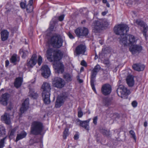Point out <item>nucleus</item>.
<instances>
[{
  "label": "nucleus",
  "mask_w": 148,
  "mask_h": 148,
  "mask_svg": "<svg viewBox=\"0 0 148 148\" xmlns=\"http://www.w3.org/2000/svg\"><path fill=\"white\" fill-rule=\"evenodd\" d=\"M136 23L137 25L143 27V34L144 36H145L148 29V27L147 24L140 19L136 20Z\"/></svg>",
  "instance_id": "obj_15"
},
{
  "label": "nucleus",
  "mask_w": 148,
  "mask_h": 148,
  "mask_svg": "<svg viewBox=\"0 0 148 148\" xmlns=\"http://www.w3.org/2000/svg\"><path fill=\"white\" fill-rule=\"evenodd\" d=\"M107 49V48L104 49H103L101 53H99V57L100 58H103L104 56L105 53H106L105 50Z\"/></svg>",
  "instance_id": "obj_35"
},
{
  "label": "nucleus",
  "mask_w": 148,
  "mask_h": 148,
  "mask_svg": "<svg viewBox=\"0 0 148 148\" xmlns=\"http://www.w3.org/2000/svg\"><path fill=\"white\" fill-rule=\"evenodd\" d=\"M6 138V137L1 139L0 141V148H2L4 146V141Z\"/></svg>",
  "instance_id": "obj_38"
},
{
  "label": "nucleus",
  "mask_w": 148,
  "mask_h": 148,
  "mask_svg": "<svg viewBox=\"0 0 148 148\" xmlns=\"http://www.w3.org/2000/svg\"><path fill=\"white\" fill-rule=\"evenodd\" d=\"M65 83L64 81L59 77H55L53 81V86L58 88H62L63 87Z\"/></svg>",
  "instance_id": "obj_9"
},
{
  "label": "nucleus",
  "mask_w": 148,
  "mask_h": 148,
  "mask_svg": "<svg viewBox=\"0 0 148 148\" xmlns=\"http://www.w3.org/2000/svg\"><path fill=\"white\" fill-rule=\"evenodd\" d=\"M90 119L86 121H81L79 119L77 120V122L79 123L80 127H83L87 131L89 130V122Z\"/></svg>",
  "instance_id": "obj_13"
},
{
  "label": "nucleus",
  "mask_w": 148,
  "mask_h": 148,
  "mask_svg": "<svg viewBox=\"0 0 148 148\" xmlns=\"http://www.w3.org/2000/svg\"><path fill=\"white\" fill-rule=\"evenodd\" d=\"M116 92L118 96L121 98H123L125 95H129L130 93V91L122 85L119 86Z\"/></svg>",
  "instance_id": "obj_6"
},
{
  "label": "nucleus",
  "mask_w": 148,
  "mask_h": 148,
  "mask_svg": "<svg viewBox=\"0 0 148 148\" xmlns=\"http://www.w3.org/2000/svg\"><path fill=\"white\" fill-rule=\"evenodd\" d=\"M68 36L71 39L73 38L74 37L70 33H69L68 34Z\"/></svg>",
  "instance_id": "obj_55"
},
{
  "label": "nucleus",
  "mask_w": 148,
  "mask_h": 148,
  "mask_svg": "<svg viewBox=\"0 0 148 148\" xmlns=\"http://www.w3.org/2000/svg\"><path fill=\"white\" fill-rule=\"evenodd\" d=\"M5 66L7 67L9 64V62L8 60H6L5 61Z\"/></svg>",
  "instance_id": "obj_54"
},
{
  "label": "nucleus",
  "mask_w": 148,
  "mask_h": 148,
  "mask_svg": "<svg viewBox=\"0 0 148 148\" xmlns=\"http://www.w3.org/2000/svg\"><path fill=\"white\" fill-rule=\"evenodd\" d=\"M101 68V67L99 65H97L94 67L93 69H92V71L94 72H95L97 73L99 71Z\"/></svg>",
  "instance_id": "obj_36"
},
{
  "label": "nucleus",
  "mask_w": 148,
  "mask_h": 148,
  "mask_svg": "<svg viewBox=\"0 0 148 148\" xmlns=\"http://www.w3.org/2000/svg\"><path fill=\"white\" fill-rule=\"evenodd\" d=\"M42 62V58L41 56H39L38 60V64L40 66Z\"/></svg>",
  "instance_id": "obj_45"
},
{
  "label": "nucleus",
  "mask_w": 148,
  "mask_h": 148,
  "mask_svg": "<svg viewBox=\"0 0 148 148\" xmlns=\"http://www.w3.org/2000/svg\"><path fill=\"white\" fill-rule=\"evenodd\" d=\"M47 57L51 62L58 61L53 64V67L56 73H62L64 71V66L59 61L62 58L63 54L60 51L54 50L53 49L49 48L47 51Z\"/></svg>",
  "instance_id": "obj_2"
},
{
  "label": "nucleus",
  "mask_w": 148,
  "mask_h": 148,
  "mask_svg": "<svg viewBox=\"0 0 148 148\" xmlns=\"http://www.w3.org/2000/svg\"><path fill=\"white\" fill-rule=\"evenodd\" d=\"M1 119L6 124H9L10 123V119L9 115L7 113H5L4 115L1 116Z\"/></svg>",
  "instance_id": "obj_23"
},
{
  "label": "nucleus",
  "mask_w": 148,
  "mask_h": 148,
  "mask_svg": "<svg viewBox=\"0 0 148 148\" xmlns=\"http://www.w3.org/2000/svg\"><path fill=\"white\" fill-rule=\"evenodd\" d=\"M103 63L106 65L107 67H108L110 66V62L108 59H105L103 61Z\"/></svg>",
  "instance_id": "obj_44"
},
{
  "label": "nucleus",
  "mask_w": 148,
  "mask_h": 148,
  "mask_svg": "<svg viewBox=\"0 0 148 148\" xmlns=\"http://www.w3.org/2000/svg\"><path fill=\"white\" fill-rule=\"evenodd\" d=\"M1 38L2 41L7 40L9 36V32L6 30L2 31L1 32Z\"/></svg>",
  "instance_id": "obj_24"
},
{
  "label": "nucleus",
  "mask_w": 148,
  "mask_h": 148,
  "mask_svg": "<svg viewBox=\"0 0 148 148\" xmlns=\"http://www.w3.org/2000/svg\"><path fill=\"white\" fill-rule=\"evenodd\" d=\"M64 17V15H62L58 17V19L60 21H62L63 20Z\"/></svg>",
  "instance_id": "obj_51"
},
{
  "label": "nucleus",
  "mask_w": 148,
  "mask_h": 148,
  "mask_svg": "<svg viewBox=\"0 0 148 148\" xmlns=\"http://www.w3.org/2000/svg\"><path fill=\"white\" fill-rule=\"evenodd\" d=\"M78 110V116L79 118L81 117L83 115V113L81 110V108H79Z\"/></svg>",
  "instance_id": "obj_42"
},
{
  "label": "nucleus",
  "mask_w": 148,
  "mask_h": 148,
  "mask_svg": "<svg viewBox=\"0 0 148 148\" xmlns=\"http://www.w3.org/2000/svg\"><path fill=\"white\" fill-rule=\"evenodd\" d=\"M42 88L43 90L42 95L44 102L46 104H49L51 101L50 99V85L49 83L45 82L43 84Z\"/></svg>",
  "instance_id": "obj_3"
},
{
  "label": "nucleus",
  "mask_w": 148,
  "mask_h": 148,
  "mask_svg": "<svg viewBox=\"0 0 148 148\" xmlns=\"http://www.w3.org/2000/svg\"><path fill=\"white\" fill-rule=\"evenodd\" d=\"M64 77L66 81L69 82L72 80L73 76L71 74L67 73L64 75Z\"/></svg>",
  "instance_id": "obj_28"
},
{
  "label": "nucleus",
  "mask_w": 148,
  "mask_h": 148,
  "mask_svg": "<svg viewBox=\"0 0 148 148\" xmlns=\"http://www.w3.org/2000/svg\"><path fill=\"white\" fill-rule=\"evenodd\" d=\"M115 33L118 35H120V43L124 45L129 44H133L136 41L134 36L131 35L126 36V33L129 30L128 26L124 24H121L116 26L114 28Z\"/></svg>",
  "instance_id": "obj_1"
},
{
  "label": "nucleus",
  "mask_w": 148,
  "mask_h": 148,
  "mask_svg": "<svg viewBox=\"0 0 148 148\" xmlns=\"http://www.w3.org/2000/svg\"><path fill=\"white\" fill-rule=\"evenodd\" d=\"M142 49V47L140 45H134L130 48V51L132 54H134L139 53L141 51Z\"/></svg>",
  "instance_id": "obj_16"
},
{
  "label": "nucleus",
  "mask_w": 148,
  "mask_h": 148,
  "mask_svg": "<svg viewBox=\"0 0 148 148\" xmlns=\"http://www.w3.org/2000/svg\"><path fill=\"white\" fill-rule=\"evenodd\" d=\"M43 129L42 123L39 122L34 121L31 126V132L34 135H37L41 133Z\"/></svg>",
  "instance_id": "obj_4"
},
{
  "label": "nucleus",
  "mask_w": 148,
  "mask_h": 148,
  "mask_svg": "<svg viewBox=\"0 0 148 148\" xmlns=\"http://www.w3.org/2000/svg\"><path fill=\"white\" fill-rule=\"evenodd\" d=\"M97 119L98 118L97 116H95L93 119V122L94 123V124L95 125H96L97 124Z\"/></svg>",
  "instance_id": "obj_49"
},
{
  "label": "nucleus",
  "mask_w": 148,
  "mask_h": 148,
  "mask_svg": "<svg viewBox=\"0 0 148 148\" xmlns=\"http://www.w3.org/2000/svg\"><path fill=\"white\" fill-rule=\"evenodd\" d=\"M16 130L17 128L16 127L13 128L11 129L10 130L8 134L10 137L14 135L15 132L16 131Z\"/></svg>",
  "instance_id": "obj_33"
},
{
  "label": "nucleus",
  "mask_w": 148,
  "mask_h": 148,
  "mask_svg": "<svg viewBox=\"0 0 148 148\" xmlns=\"http://www.w3.org/2000/svg\"><path fill=\"white\" fill-rule=\"evenodd\" d=\"M97 73L92 70L91 71L90 79V84L93 90L96 91V89L94 86V83L95 81V78Z\"/></svg>",
  "instance_id": "obj_17"
},
{
  "label": "nucleus",
  "mask_w": 148,
  "mask_h": 148,
  "mask_svg": "<svg viewBox=\"0 0 148 148\" xmlns=\"http://www.w3.org/2000/svg\"><path fill=\"white\" fill-rule=\"evenodd\" d=\"M81 30L82 27H79L75 30V32L77 36H82V31Z\"/></svg>",
  "instance_id": "obj_29"
},
{
  "label": "nucleus",
  "mask_w": 148,
  "mask_h": 148,
  "mask_svg": "<svg viewBox=\"0 0 148 148\" xmlns=\"http://www.w3.org/2000/svg\"><path fill=\"white\" fill-rule=\"evenodd\" d=\"M6 131L5 127L2 125H0V137L5 134Z\"/></svg>",
  "instance_id": "obj_31"
},
{
  "label": "nucleus",
  "mask_w": 148,
  "mask_h": 148,
  "mask_svg": "<svg viewBox=\"0 0 148 148\" xmlns=\"http://www.w3.org/2000/svg\"><path fill=\"white\" fill-rule=\"evenodd\" d=\"M33 0H30L29 3L26 6L27 11L28 13H30L32 11L33 7L32 5Z\"/></svg>",
  "instance_id": "obj_26"
},
{
  "label": "nucleus",
  "mask_w": 148,
  "mask_h": 148,
  "mask_svg": "<svg viewBox=\"0 0 148 148\" xmlns=\"http://www.w3.org/2000/svg\"><path fill=\"white\" fill-rule=\"evenodd\" d=\"M82 31V36H86L88 35L89 33V31L88 29L85 27H82V30H81Z\"/></svg>",
  "instance_id": "obj_30"
},
{
  "label": "nucleus",
  "mask_w": 148,
  "mask_h": 148,
  "mask_svg": "<svg viewBox=\"0 0 148 148\" xmlns=\"http://www.w3.org/2000/svg\"><path fill=\"white\" fill-rule=\"evenodd\" d=\"M7 110H11L13 108V105L12 103H10L9 105L7 107Z\"/></svg>",
  "instance_id": "obj_46"
},
{
  "label": "nucleus",
  "mask_w": 148,
  "mask_h": 148,
  "mask_svg": "<svg viewBox=\"0 0 148 148\" xmlns=\"http://www.w3.org/2000/svg\"><path fill=\"white\" fill-rule=\"evenodd\" d=\"M77 80L80 83H82L83 82V80L82 79H80L79 78V76H77Z\"/></svg>",
  "instance_id": "obj_56"
},
{
  "label": "nucleus",
  "mask_w": 148,
  "mask_h": 148,
  "mask_svg": "<svg viewBox=\"0 0 148 148\" xmlns=\"http://www.w3.org/2000/svg\"><path fill=\"white\" fill-rule=\"evenodd\" d=\"M37 56L36 54H33L29 60L27 61V65L28 67H33L36 63L37 62Z\"/></svg>",
  "instance_id": "obj_14"
},
{
  "label": "nucleus",
  "mask_w": 148,
  "mask_h": 148,
  "mask_svg": "<svg viewBox=\"0 0 148 148\" xmlns=\"http://www.w3.org/2000/svg\"><path fill=\"white\" fill-rule=\"evenodd\" d=\"M27 133L24 132H22L20 134H18L15 140L16 142H17L19 140L25 138L27 135Z\"/></svg>",
  "instance_id": "obj_25"
},
{
  "label": "nucleus",
  "mask_w": 148,
  "mask_h": 148,
  "mask_svg": "<svg viewBox=\"0 0 148 148\" xmlns=\"http://www.w3.org/2000/svg\"><path fill=\"white\" fill-rule=\"evenodd\" d=\"M132 67L134 70L139 71L143 70L145 66L140 64H135L133 65Z\"/></svg>",
  "instance_id": "obj_20"
},
{
  "label": "nucleus",
  "mask_w": 148,
  "mask_h": 148,
  "mask_svg": "<svg viewBox=\"0 0 148 148\" xmlns=\"http://www.w3.org/2000/svg\"><path fill=\"white\" fill-rule=\"evenodd\" d=\"M26 1H25L23 2H21L20 3L21 7L23 9H25L26 7Z\"/></svg>",
  "instance_id": "obj_41"
},
{
  "label": "nucleus",
  "mask_w": 148,
  "mask_h": 148,
  "mask_svg": "<svg viewBox=\"0 0 148 148\" xmlns=\"http://www.w3.org/2000/svg\"><path fill=\"white\" fill-rule=\"evenodd\" d=\"M79 138V136L78 134H76L74 136V139L75 140H77Z\"/></svg>",
  "instance_id": "obj_53"
},
{
  "label": "nucleus",
  "mask_w": 148,
  "mask_h": 148,
  "mask_svg": "<svg viewBox=\"0 0 148 148\" xmlns=\"http://www.w3.org/2000/svg\"><path fill=\"white\" fill-rule=\"evenodd\" d=\"M127 83L130 87H132L134 84V80L133 77L132 75L128 76L126 78Z\"/></svg>",
  "instance_id": "obj_21"
},
{
  "label": "nucleus",
  "mask_w": 148,
  "mask_h": 148,
  "mask_svg": "<svg viewBox=\"0 0 148 148\" xmlns=\"http://www.w3.org/2000/svg\"><path fill=\"white\" fill-rule=\"evenodd\" d=\"M147 122L146 121H145L144 123V125L145 127H146L147 126Z\"/></svg>",
  "instance_id": "obj_57"
},
{
  "label": "nucleus",
  "mask_w": 148,
  "mask_h": 148,
  "mask_svg": "<svg viewBox=\"0 0 148 148\" xmlns=\"http://www.w3.org/2000/svg\"><path fill=\"white\" fill-rule=\"evenodd\" d=\"M98 58V56H97V54L96 53H95V60H96V59H97Z\"/></svg>",
  "instance_id": "obj_59"
},
{
  "label": "nucleus",
  "mask_w": 148,
  "mask_h": 148,
  "mask_svg": "<svg viewBox=\"0 0 148 148\" xmlns=\"http://www.w3.org/2000/svg\"><path fill=\"white\" fill-rule=\"evenodd\" d=\"M66 97L67 96L64 94L58 95L55 103V107L56 108L60 107L63 104Z\"/></svg>",
  "instance_id": "obj_8"
},
{
  "label": "nucleus",
  "mask_w": 148,
  "mask_h": 148,
  "mask_svg": "<svg viewBox=\"0 0 148 148\" xmlns=\"http://www.w3.org/2000/svg\"><path fill=\"white\" fill-rule=\"evenodd\" d=\"M103 3H106L107 2V0H103Z\"/></svg>",
  "instance_id": "obj_58"
},
{
  "label": "nucleus",
  "mask_w": 148,
  "mask_h": 148,
  "mask_svg": "<svg viewBox=\"0 0 148 148\" xmlns=\"http://www.w3.org/2000/svg\"><path fill=\"white\" fill-rule=\"evenodd\" d=\"M68 129H65L63 132V138L65 139L66 138V137L69 135Z\"/></svg>",
  "instance_id": "obj_37"
},
{
  "label": "nucleus",
  "mask_w": 148,
  "mask_h": 148,
  "mask_svg": "<svg viewBox=\"0 0 148 148\" xmlns=\"http://www.w3.org/2000/svg\"><path fill=\"white\" fill-rule=\"evenodd\" d=\"M106 14V12H102V14L103 16L105 15Z\"/></svg>",
  "instance_id": "obj_60"
},
{
  "label": "nucleus",
  "mask_w": 148,
  "mask_h": 148,
  "mask_svg": "<svg viewBox=\"0 0 148 148\" xmlns=\"http://www.w3.org/2000/svg\"><path fill=\"white\" fill-rule=\"evenodd\" d=\"M23 54L22 55V57H25L26 56V55L28 54V52L27 51L23 50Z\"/></svg>",
  "instance_id": "obj_48"
},
{
  "label": "nucleus",
  "mask_w": 148,
  "mask_h": 148,
  "mask_svg": "<svg viewBox=\"0 0 148 148\" xmlns=\"http://www.w3.org/2000/svg\"><path fill=\"white\" fill-rule=\"evenodd\" d=\"M17 61V55L16 54H14L10 59V61L11 63H14Z\"/></svg>",
  "instance_id": "obj_32"
},
{
  "label": "nucleus",
  "mask_w": 148,
  "mask_h": 148,
  "mask_svg": "<svg viewBox=\"0 0 148 148\" xmlns=\"http://www.w3.org/2000/svg\"><path fill=\"white\" fill-rule=\"evenodd\" d=\"M84 70V68L83 67H81V69H80V71H83Z\"/></svg>",
  "instance_id": "obj_62"
},
{
  "label": "nucleus",
  "mask_w": 148,
  "mask_h": 148,
  "mask_svg": "<svg viewBox=\"0 0 148 148\" xmlns=\"http://www.w3.org/2000/svg\"><path fill=\"white\" fill-rule=\"evenodd\" d=\"M23 82V79L21 77H18L15 79L14 83V86L16 88L20 87Z\"/></svg>",
  "instance_id": "obj_22"
},
{
  "label": "nucleus",
  "mask_w": 148,
  "mask_h": 148,
  "mask_svg": "<svg viewBox=\"0 0 148 148\" xmlns=\"http://www.w3.org/2000/svg\"><path fill=\"white\" fill-rule=\"evenodd\" d=\"M100 132L103 135H106L107 136H108L109 135L110 132L109 131H107L105 129H103V128L100 129Z\"/></svg>",
  "instance_id": "obj_34"
},
{
  "label": "nucleus",
  "mask_w": 148,
  "mask_h": 148,
  "mask_svg": "<svg viewBox=\"0 0 148 148\" xmlns=\"http://www.w3.org/2000/svg\"><path fill=\"white\" fill-rule=\"evenodd\" d=\"M130 133L132 136V137L136 141V138L134 132L132 130H131L130 132Z\"/></svg>",
  "instance_id": "obj_43"
},
{
  "label": "nucleus",
  "mask_w": 148,
  "mask_h": 148,
  "mask_svg": "<svg viewBox=\"0 0 148 148\" xmlns=\"http://www.w3.org/2000/svg\"><path fill=\"white\" fill-rule=\"evenodd\" d=\"M102 20L95 21L93 23V31L95 33L99 32L103 27Z\"/></svg>",
  "instance_id": "obj_7"
},
{
  "label": "nucleus",
  "mask_w": 148,
  "mask_h": 148,
  "mask_svg": "<svg viewBox=\"0 0 148 148\" xmlns=\"http://www.w3.org/2000/svg\"><path fill=\"white\" fill-rule=\"evenodd\" d=\"M9 97V95L7 93L3 95L0 99L1 103L5 106L7 105Z\"/></svg>",
  "instance_id": "obj_18"
},
{
  "label": "nucleus",
  "mask_w": 148,
  "mask_h": 148,
  "mask_svg": "<svg viewBox=\"0 0 148 148\" xmlns=\"http://www.w3.org/2000/svg\"><path fill=\"white\" fill-rule=\"evenodd\" d=\"M81 65L84 66H87V63L84 60H83L81 62Z\"/></svg>",
  "instance_id": "obj_50"
},
{
  "label": "nucleus",
  "mask_w": 148,
  "mask_h": 148,
  "mask_svg": "<svg viewBox=\"0 0 148 148\" xmlns=\"http://www.w3.org/2000/svg\"><path fill=\"white\" fill-rule=\"evenodd\" d=\"M85 20H84V21H83L82 22V23H83V22L85 23Z\"/></svg>",
  "instance_id": "obj_64"
},
{
  "label": "nucleus",
  "mask_w": 148,
  "mask_h": 148,
  "mask_svg": "<svg viewBox=\"0 0 148 148\" xmlns=\"http://www.w3.org/2000/svg\"><path fill=\"white\" fill-rule=\"evenodd\" d=\"M29 95V97L34 99H36L38 96L37 93L35 92L33 89H30Z\"/></svg>",
  "instance_id": "obj_27"
},
{
  "label": "nucleus",
  "mask_w": 148,
  "mask_h": 148,
  "mask_svg": "<svg viewBox=\"0 0 148 148\" xmlns=\"http://www.w3.org/2000/svg\"><path fill=\"white\" fill-rule=\"evenodd\" d=\"M57 18L56 17L53 18L52 21V22H53V24H55V23L57 22Z\"/></svg>",
  "instance_id": "obj_52"
},
{
  "label": "nucleus",
  "mask_w": 148,
  "mask_h": 148,
  "mask_svg": "<svg viewBox=\"0 0 148 148\" xmlns=\"http://www.w3.org/2000/svg\"><path fill=\"white\" fill-rule=\"evenodd\" d=\"M111 86L108 84L103 85L101 88V92L103 94L107 95L109 94L111 92Z\"/></svg>",
  "instance_id": "obj_11"
},
{
  "label": "nucleus",
  "mask_w": 148,
  "mask_h": 148,
  "mask_svg": "<svg viewBox=\"0 0 148 148\" xmlns=\"http://www.w3.org/2000/svg\"><path fill=\"white\" fill-rule=\"evenodd\" d=\"M102 23L103 25V27H108L109 25V23L108 22V20H102Z\"/></svg>",
  "instance_id": "obj_39"
},
{
  "label": "nucleus",
  "mask_w": 148,
  "mask_h": 148,
  "mask_svg": "<svg viewBox=\"0 0 148 148\" xmlns=\"http://www.w3.org/2000/svg\"><path fill=\"white\" fill-rule=\"evenodd\" d=\"M29 99H26L24 102L22 103V106L20 108V111L21 113H23L26 111L28 108L29 106Z\"/></svg>",
  "instance_id": "obj_19"
},
{
  "label": "nucleus",
  "mask_w": 148,
  "mask_h": 148,
  "mask_svg": "<svg viewBox=\"0 0 148 148\" xmlns=\"http://www.w3.org/2000/svg\"><path fill=\"white\" fill-rule=\"evenodd\" d=\"M86 51V46L83 44H80L76 47L74 52L77 56L80 55H83L84 54Z\"/></svg>",
  "instance_id": "obj_10"
},
{
  "label": "nucleus",
  "mask_w": 148,
  "mask_h": 148,
  "mask_svg": "<svg viewBox=\"0 0 148 148\" xmlns=\"http://www.w3.org/2000/svg\"><path fill=\"white\" fill-rule=\"evenodd\" d=\"M106 6L107 7H109L110 6V4H109L108 3V2H107L106 3Z\"/></svg>",
  "instance_id": "obj_61"
},
{
  "label": "nucleus",
  "mask_w": 148,
  "mask_h": 148,
  "mask_svg": "<svg viewBox=\"0 0 148 148\" xmlns=\"http://www.w3.org/2000/svg\"><path fill=\"white\" fill-rule=\"evenodd\" d=\"M50 28H51L52 29H53L54 28L53 25V26H51L50 27Z\"/></svg>",
  "instance_id": "obj_63"
},
{
  "label": "nucleus",
  "mask_w": 148,
  "mask_h": 148,
  "mask_svg": "<svg viewBox=\"0 0 148 148\" xmlns=\"http://www.w3.org/2000/svg\"><path fill=\"white\" fill-rule=\"evenodd\" d=\"M49 42L52 46L55 48H58L62 45V39L60 36L57 35L52 36Z\"/></svg>",
  "instance_id": "obj_5"
},
{
  "label": "nucleus",
  "mask_w": 148,
  "mask_h": 148,
  "mask_svg": "<svg viewBox=\"0 0 148 148\" xmlns=\"http://www.w3.org/2000/svg\"><path fill=\"white\" fill-rule=\"evenodd\" d=\"M103 102L105 106H108L110 104V101L109 99L107 98H105L103 100Z\"/></svg>",
  "instance_id": "obj_40"
},
{
  "label": "nucleus",
  "mask_w": 148,
  "mask_h": 148,
  "mask_svg": "<svg viewBox=\"0 0 148 148\" xmlns=\"http://www.w3.org/2000/svg\"><path fill=\"white\" fill-rule=\"evenodd\" d=\"M42 75L45 78H47L50 75L51 71L47 65H44L41 68Z\"/></svg>",
  "instance_id": "obj_12"
},
{
  "label": "nucleus",
  "mask_w": 148,
  "mask_h": 148,
  "mask_svg": "<svg viewBox=\"0 0 148 148\" xmlns=\"http://www.w3.org/2000/svg\"><path fill=\"white\" fill-rule=\"evenodd\" d=\"M132 105L133 107L135 108L137 106V103L136 101H134L132 102Z\"/></svg>",
  "instance_id": "obj_47"
}]
</instances>
